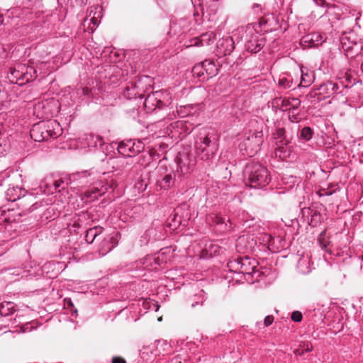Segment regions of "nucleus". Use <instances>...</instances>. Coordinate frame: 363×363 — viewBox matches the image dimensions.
Wrapping results in <instances>:
<instances>
[{"instance_id":"8","label":"nucleus","mask_w":363,"mask_h":363,"mask_svg":"<svg viewBox=\"0 0 363 363\" xmlns=\"http://www.w3.org/2000/svg\"><path fill=\"white\" fill-rule=\"evenodd\" d=\"M145 144L140 140H125L118 145V152L124 157H134L141 152Z\"/></svg>"},{"instance_id":"12","label":"nucleus","mask_w":363,"mask_h":363,"mask_svg":"<svg viewBox=\"0 0 363 363\" xmlns=\"http://www.w3.org/2000/svg\"><path fill=\"white\" fill-rule=\"evenodd\" d=\"M23 198L22 201H33V196L30 194L26 195V191L19 186H9L6 191V198L9 201H16L21 198Z\"/></svg>"},{"instance_id":"2","label":"nucleus","mask_w":363,"mask_h":363,"mask_svg":"<svg viewBox=\"0 0 363 363\" xmlns=\"http://www.w3.org/2000/svg\"><path fill=\"white\" fill-rule=\"evenodd\" d=\"M259 29L264 32L272 30L267 27V20L264 18H262L258 23H250L238 30L239 32H244L242 38H245V46L251 53L259 52L264 46V38L259 35Z\"/></svg>"},{"instance_id":"20","label":"nucleus","mask_w":363,"mask_h":363,"mask_svg":"<svg viewBox=\"0 0 363 363\" xmlns=\"http://www.w3.org/2000/svg\"><path fill=\"white\" fill-rule=\"evenodd\" d=\"M104 230V228L101 226H95L88 229L85 235L86 241L88 243H92L95 240H100Z\"/></svg>"},{"instance_id":"35","label":"nucleus","mask_w":363,"mask_h":363,"mask_svg":"<svg viewBox=\"0 0 363 363\" xmlns=\"http://www.w3.org/2000/svg\"><path fill=\"white\" fill-rule=\"evenodd\" d=\"M24 7L27 9H33L34 7H39L41 4L40 0H23Z\"/></svg>"},{"instance_id":"42","label":"nucleus","mask_w":363,"mask_h":363,"mask_svg":"<svg viewBox=\"0 0 363 363\" xmlns=\"http://www.w3.org/2000/svg\"><path fill=\"white\" fill-rule=\"evenodd\" d=\"M301 347H303L304 352H308L313 350V345L311 343H303V345H300Z\"/></svg>"},{"instance_id":"3","label":"nucleus","mask_w":363,"mask_h":363,"mask_svg":"<svg viewBox=\"0 0 363 363\" xmlns=\"http://www.w3.org/2000/svg\"><path fill=\"white\" fill-rule=\"evenodd\" d=\"M246 184L251 188L259 189L266 186L271 177L268 169L258 162H250L245 169Z\"/></svg>"},{"instance_id":"18","label":"nucleus","mask_w":363,"mask_h":363,"mask_svg":"<svg viewBox=\"0 0 363 363\" xmlns=\"http://www.w3.org/2000/svg\"><path fill=\"white\" fill-rule=\"evenodd\" d=\"M323 36L318 33H311L304 36L301 41L302 45L308 44V47H316L321 45L323 42Z\"/></svg>"},{"instance_id":"53","label":"nucleus","mask_w":363,"mask_h":363,"mask_svg":"<svg viewBox=\"0 0 363 363\" xmlns=\"http://www.w3.org/2000/svg\"><path fill=\"white\" fill-rule=\"evenodd\" d=\"M253 245H254V242H253V240L252 239L250 246L249 247L246 246L245 250H247L249 249H252L253 247Z\"/></svg>"},{"instance_id":"38","label":"nucleus","mask_w":363,"mask_h":363,"mask_svg":"<svg viewBox=\"0 0 363 363\" xmlns=\"http://www.w3.org/2000/svg\"><path fill=\"white\" fill-rule=\"evenodd\" d=\"M279 84L280 88H281V89H287V88L291 87V86L289 85L290 82L286 78H283V79H280Z\"/></svg>"},{"instance_id":"37","label":"nucleus","mask_w":363,"mask_h":363,"mask_svg":"<svg viewBox=\"0 0 363 363\" xmlns=\"http://www.w3.org/2000/svg\"><path fill=\"white\" fill-rule=\"evenodd\" d=\"M302 314L299 311H294L291 314V319L294 322H301L302 320Z\"/></svg>"},{"instance_id":"19","label":"nucleus","mask_w":363,"mask_h":363,"mask_svg":"<svg viewBox=\"0 0 363 363\" xmlns=\"http://www.w3.org/2000/svg\"><path fill=\"white\" fill-rule=\"evenodd\" d=\"M92 13V11H91L90 13ZM101 12L96 11L94 15L93 16H91V14H89V16L85 19L84 26H87L86 29L87 31L89 33H93L99 24L100 23V18H101Z\"/></svg>"},{"instance_id":"36","label":"nucleus","mask_w":363,"mask_h":363,"mask_svg":"<svg viewBox=\"0 0 363 363\" xmlns=\"http://www.w3.org/2000/svg\"><path fill=\"white\" fill-rule=\"evenodd\" d=\"M325 231H322L318 236V242L320 245L323 250H327L328 245H329V242L325 240Z\"/></svg>"},{"instance_id":"23","label":"nucleus","mask_w":363,"mask_h":363,"mask_svg":"<svg viewBox=\"0 0 363 363\" xmlns=\"http://www.w3.org/2000/svg\"><path fill=\"white\" fill-rule=\"evenodd\" d=\"M203 65L206 76V79L212 78L218 74V69L213 61L206 60L203 61Z\"/></svg>"},{"instance_id":"45","label":"nucleus","mask_w":363,"mask_h":363,"mask_svg":"<svg viewBox=\"0 0 363 363\" xmlns=\"http://www.w3.org/2000/svg\"><path fill=\"white\" fill-rule=\"evenodd\" d=\"M63 183H64V182L62 180L55 181L54 183H53V185H54V187H55V191H59L58 189L61 186V185Z\"/></svg>"},{"instance_id":"49","label":"nucleus","mask_w":363,"mask_h":363,"mask_svg":"<svg viewBox=\"0 0 363 363\" xmlns=\"http://www.w3.org/2000/svg\"><path fill=\"white\" fill-rule=\"evenodd\" d=\"M225 222V218H223L221 217H216V223L217 224L223 223Z\"/></svg>"},{"instance_id":"46","label":"nucleus","mask_w":363,"mask_h":363,"mask_svg":"<svg viewBox=\"0 0 363 363\" xmlns=\"http://www.w3.org/2000/svg\"><path fill=\"white\" fill-rule=\"evenodd\" d=\"M112 363H126V362L124 359L115 357L112 359Z\"/></svg>"},{"instance_id":"34","label":"nucleus","mask_w":363,"mask_h":363,"mask_svg":"<svg viewBox=\"0 0 363 363\" xmlns=\"http://www.w3.org/2000/svg\"><path fill=\"white\" fill-rule=\"evenodd\" d=\"M312 129L309 127H304L301 131L300 137L305 140H309L312 138Z\"/></svg>"},{"instance_id":"10","label":"nucleus","mask_w":363,"mask_h":363,"mask_svg":"<svg viewBox=\"0 0 363 363\" xmlns=\"http://www.w3.org/2000/svg\"><path fill=\"white\" fill-rule=\"evenodd\" d=\"M362 38H358L353 30L344 32L340 37L342 49L346 52L345 55L347 57H349V52L352 49L353 46L357 45L358 43L362 44Z\"/></svg>"},{"instance_id":"51","label":"nucleus","mask_w":363,"mask_h":363,"mask_svg":"<svg viewBox=\"0 0 363 363\" xmlns=\"http://www.w3.org/2000/svg\"><path fill=\"white\" fill-rule=\"evenodd\" d=\"M4 15L2 13H0V26L3 25L4 23Z\"/></svg>"},{"instance_id":"17","label":"nucleus","mask_w":363,"mask_h":363,"mask_svg":"<svg viewBox=\"0 0 363 363\" xmlns=\"http://www.w3.org/2000/svg\"><path fill=\"white\" fill-rule=\"evenodd\" d=\"M82 140L84 141L83 144L84 145H87L91 147H101L104 145V141L102 137L99 135H95L93 133L85 134Z\"/></svg>"},{"instance_id":"58","label":"nucleus","mask_w":363,"mask_h":363,"mask_svg":"<svg viewBox=\"0 0 363 363\" xmlns=\"http://www.w3.org/2000/svg\"><path fill=\"white\" fill-rule=\"evenodd\" d=\"M82 91H89V90H88V89H84V88Z\"/></svg>"},{"instance_id":"4","label":"nucleus","mask_w":363,"mask_h":363,"mask_svg":"<svg viewBox=\"0 0 363 363\" xmlns=\"http://www.w3.org/2000/svg\"><path fill=\"white\" fill-rule=\"evenodd\" d=\"M62 133V128L55 120L40 122L33 125L30 131L32 139L37 142L57 138Z\"/></svg>"},{"instance_id":"30","label":"nucleus","mask_w":363,"mask_h":363,"mask_svg":"<svg viewBox=\"0 0 363 363\" xmlns=\"http://www.w3.org/2000/svg\"><path fill=\"white\" fill-rule=\"evenodd\" d=\"M291 98H276L274 104L278 106H280V108L283 111L291 109L290 105Z\"/></svg>"},{"instance_id":"25","label":"nucleus","mask_w":363,"mask_h":363,"mask_svg":"<svg viewBox=\"0 0 363 363\" xmlns=\"http://www.w3.org/2000/svg\"><path fill=\"white\" fill-rule=\"evenodd\" d=\"M174 184V179L172 176V174H166L162 177V179L157 180V185L160 187V189H168L172 187Z\"/></svg>"},{"instance_id":"33","label":"nucleus","mask_w":363,"mask_h":363,"mask_svg":"<svg viewBox=\"0 0 363 363\" xmlns=\"http://www.w3.org/2000/svg\"><path fill=\"white\" fill-rule=\"evenodd\" d=\"M205 300L204 294L203 291H201L199 294H197L194 297V300L191 303V308H194L196 306H202L203 301Z\"/></svg>"},{"instance_id":"47","label":"nucleus","mask_w":363,"mask_h":363,"mask_svg":"<svg viewBox=\"0 0 363 363\" xmlns=\"http://www.w3.org/2000/svg\"><path fill=\"white\" fill-rule=\"evenodd\" d=\"M303 353H304V352H303V347H300V348L295 350V354L296 355L301 356V355L303 354Z\"/></svg>"},{"instance_id":"24","label":"nucleus","mask_w":363,"mask_h":363,"mask_svg":"<svg viewBox=\"0 0 363 363\" xmlns=\"http://www.w3.org/2000/svg\"><path fill=\"white\" fill-rule=\"evenodd\" d=\"M308 216V224L312 227H315L323 220V216L316 210L308 208L307 210Z\"/></svg>"},{"instance_id":"52","label":"nucleus","mask_w":363,"mask_h":363,"mask_svg":"<svg viewBox=\"0 0 363 363\" xmlns=\"http://www.w3.org/2000/svg\"><path fill=\"white\" fill-rule=\"evenodd\" d=\"M67 301V305L68 307H69V306L70 307H74L73 303H72V301L70 299H69L68 301Z\"/></svg>"},{"instance_id":"48","label":"nucleus","mask_w":363,"mask_h":363,"mask_svg":"<svg viewBox=\"0 0 363 363\" xmlns=\"http://www.w3.org/2000/svg\"><path fill=\"white\" fill-rule=\"evenodd\" d=\"M315 4L317 5V6H324V4H325V1L324 0H313Z\"/></svg>"},{"instance_id":"50","label":"nucleus","mask_w":363,"mask_h":363,"mask_svg":"<svg viewBox=\"0 0 363 363\" xmlns=\"http://www.w3.org/2000/svg\"><path fill=\"white\" fill-rule=\"evenodd\" d=\"M220 249V247L217 245H211V250L212 251H213L215 253L218 252V250Z\"/></svg>"},{"instance_id":"32","label":"nucleus","mask_w":363,"mask_h":363,"mask_svg":"<svg viewBox=\"0 0 363 363\" xmlns=\"http://www.w3.org/2000/svg\"><path fill=\"white\" fill-rule=\"evenodd\" d=\"M259 240L262 242L264 245H267L269 248L274 244V238L269 234L262 235L259 238Z\"/></svg>"},{"instance_id":"56","label":"nucleus","mask_w":363,"mask_h":363,"mask_svg":"<svg viewBox=\"0 0 363 363\" xmlns=\"http://www.w3.org/2000/svg\"><path fill=\"white\" fill-rule=\"evenodd\" d=\"M361 70L363 72V62L361 64Z\"/></svg>"},{"instance_id":"57","label":"nucleus","mask_w":363,"mask_h":363,"mask_svg":"<svg viewBox=\"0 0 363 363\" xmlns=\"http://www.w3.org/2000/svg\"><path fill=\"white\" fill-rule=\"evenodd\" d=\"M125 91H130L129 87H126V88H125Z\"/></svg>"},{"instance_id":"29","label":"nucleus","mask_w":363,"mask_h":363,"mask_svg":"<svg viewBox=\"0 0 363 363\" xmlns=\"http://www.w3.org/2000/svg\"><path fill=\"white\" fill-rule=\"evenodd\" d=\"M240 260L241 257L230 259L227 264V267L228 268L229 271L235 273H240Z\"/></svg>"},{"instance_id":"21","label":"nucleus","mask_w":363,"mask_h":363,"mask_svg":"<svg viewBox=\"0 0 363 363\" xmlns=\"http://www.w3.org/2000/svg\"><path fill=\"white\" fill-rule=\"evenodd\" d=\"M90 176L91 174L85 171L72 174L70 179H72L73 182H77L79 185L84 186L92 183L93 179H89Z\"/></svg>"},{"instance_id":"9","label":"nucleus","mask_w":363,"mask_h":363,"mask_svg":"<svg viewBox=\"0 0 363 363\" xmlns=\"http://www.w3.org/2000/svg\"><path fill=\"white\" fill-rule=\"evenodd\" d=\"M196 162V159L193 155L187 153H179L177 156V172L180 176L184 177L193 171Z\"/></svg>"},{"instance_id":"43","label":"nucleus","mask_w":363,"mask_h":363,"mask_svg":"<svg viewBox=\"0 0 363 363\" xmlns=\"http://www.w3.org/2000/svg\"><path fill=\"white\" fill-rule=\"evenodd\" d=\"M274 321V317L272 315H267L264 320V324L265 326H269Z\"/></svg>"},{"instance_id":"40","label":"nucleus","mask_w":363,"mask_h":363,"mask_svg":"<svg viewBox=\"0 0 363 363\" xmlns=\"http://www.w3.org/2000/svg\"><path fill=\"white\" fill-rule=\"evenodd\" d=\"M311 83V79H308L307 80V79H305V77L302 75L301 77V81L300 82V83L298 84V87H307Z\"/></svg>"},{"instance_id":"15","label":"nucleus","mask_w":363,"mask_h":363,"mask_svg":"<svg viewBox=\"0 0 363 363\" xmlns=\"http://www.w3.org/2000/svg\"><path fill=\"white\" fill-rule=\"evenodd\" d=\"M257 262L247 256L241 257L240 272L241 274H252L256 272Z\"/></svg>"},{"instance_id":"26","label":"nucleus","mask_w":363,"mask_h":363,"mask_svg":"<svg viewBox=\"0 0 363 363\" xmlns=\"http://www.w3.org/2000/svg\"><path fill=\"white\" fill-rule=\"evenodd\" d=\"M192 74L194 77H196L200 81L206 80V76L204 71L203 62L196 64L192 68Z\"/></svg>"},{"instance_id":"27","label":"nucleus","mask_w":363,"mask_h":363,"mask_svg":"<svg viewBox=\"0 0 363 363\" xmlns=\"http://www.w3.org/2000/svg\"><path fill=\"white\" fill-rule=\"evenodd\" d=\"M142 84L148 85V86L145 87L144 91H148L151 89H153L152 78L148 76H143L140 77L135 85V88L139 89H143L142 86H140Z\"/></svg>"},{"instance_id":"28","label":"nucleus","mask_w":363,"mask_h":363,"mask_svg":"<svg viewBox=\"0 0 363 363\" xmlns=\"http://www.w3.org/2000/svg\"><path fill=\"white\" fill-rule=\"evenodd\" d=\"M309 261L308 258L301 257L298 259L297 267L301 273L307 274L311 272Z\"/></svg>"},{"instance_id":"5","label":"nucleus","mask_w":363,"mask_h":363,"mask_svg":"<svg viewBox=\"0 0 363 363\" xmlns=\"http://www.w3.org/2000/svg\"><path fill=\"white\" fill-rule=\"evenodd\" d=\"M198 157L204 161L213 158L218 149L217 139L213 134H200L195 143Z\"/></svg>"},{"instance_id":"16","label":"nucleus","mask_w":363,"mask_h":363,"mask_svg":"<svg viewBox=\"0 0 363 363\" xmlns=\"http://www.w3.org/2000/svg\"><path fill=\"white\" fill-rule=\"evenodd\" d=\"M215 38V34L213 32H207L192 39L191 44L187 47L208 45L213 43Z\"/></svg>"},{"instance_id":"14","label":"nucleus","mask_w":363,"mask_h":363,"mask_svg":"<svg viewBox=\"0 0 363 363\" xmlns=\"http://www.w3.org/2000/svg\"><path fill=\"white\" fill-rule=\"evenodd\" d=\"M218 52L220 55H230L235 48V42L232 37H223L216 43Z\"/></svg>"},{"instance_id":"7","label":"nucleus","mask_w":363,"mask_h":363,"mask_svg":"<svg viewBox=\"0 0 363 363\" xmlns=\"http://www.w3.org/2000/svg\"><path fill=\"white\" fill-rule=\"evenodd\" d=\"M293 133L290 134L286 132L285 128L277 127L272 134V139L277 145L275 149V155L281 159L286 157L284 148L286 146L293 138Z\"/></svg>"},{"instance_id":"41","label":"nucleus","mask_w":363,"mask_h":363,"mask_svg":"<svg viewBox=\"0 0 363 363\" xmlns=\"http://www.w3.org/2000/svg\"><path fill=\"white\" fill-rule=\"evenodd\" d=\"M300 100L297 98H291L290 105L291 108H296L300 105Z\"/></svg>"},{"instance_id":"54","label":"nucleus","mask_w":363,"mask_h":363,"mask_svg":"<svg viewBox=\"0 0 363 363\" xmlns=\"http://www.w3.org/2000/svg\"><path fill=\"white\" fill-rule=\"evenodd\" d=\"M4 308V305L1 304V306H0V313H1V315L4 314V311H3Z\"/></svg>"},{"instance_id":"11","label":"nucleus","mask_w":363,"mask_h":363,"mask_svg":"<svg viewBox=\"0 0 363 363\" xmlns=\"http://www.w3.org/2000/svg\"><path fill=\"white\" fill-rule=\"evenodd\" d=\"M118 233L101 236V242L99 247V253L101 256L106 255L118 245Z\"/></svg>"},{"instance_id":"22","label":"nucleus","mask_w":363,"mask_h":363,"mask_svg":"<svg viewBox=\"0 0 363 363\" xmlns=\"http://www.w3.org/2000/svg\"><path fill=\"white\" fill-rule=\"evenodd\" d=\"M107 186H102L101 189H99L96 186H94L84 192V196L87 199L86 201H92L95 199H97L99 196L104 195L107 191Z\"/></svg>"},{"instance_id":"6","label":"nucleus","mask_w":363,"mask_h":363,"mask_svg":"<svg viewBox=\"0 0 363 363\" xmlns=\"http://www.w3.org/2000/svg\"><path fill=\"white\" fill-rule=\"evenodd\" d=\"M37 77L36 70L33 66L17 64L10 69L8 78L11 83L22 86Z\"/></svg>"},{"instance_id":"1","label":"nucleus","mask_w":363,"mask_h":363,"mask_svg":"<svg viewBox=\"0 0 363 363\" xmlns=\"http://www.w3.org/2000/svg\"><path fill=\"white\" fill-rule=\"evenodd\" d=\"M263 128L262 121L250 122V129L245 133L243 140L239 144V148L244 155L252 157L260 150L264 142Z\"/></svg>"},{"instance_id":"55","label":"nucleus","mask_w":363,"mask_h":363,"mask_svg":"<svg viewBox=\"0 0 363 363\" xmlns=\"http://www.w3.org/2000/svg\"><path fill=\"white\" fill-rule=\"evenodd\" d=\"M260 86H261V84H257V85H255V86H253V89H258V88H259V87H260Z\"/></svg>"},{"instance_id":"39","label":"nucleus","mask_w":363,"mask_h":363,"mask_svg":"<svg viewBox=\"0 0 363 363\" xmlns=\"http://www.w3.org/2000/svg\"><path fill=\"white\" fill-rule=\"evenodd\" d=\"M249 237H247V236H241L240 237L238 240H237V247H241L242 245L245 244L246 242H248V240H249Z\"/></svg>"},{"instance_id":"44","label":"nucleus","mask_w":363,"mask_h":363,"mask_svg":"<svg viewBox=\"0 0 363 363\" xmlns=\"http://www.w3.org/2000/svg\"><path fill=\"white\" fill-rule=\"evenodd\" d=\"M317 193L319 194L320 196H329L332 194L331 191H328V190L324 189H320Z\"/></svg>"},{"instance_id":"31","label":"nucleus","mask_w":363,"mask_h":363,"mask_svg":"<svg viewBox=\"0 0 363 363\" xmlns=\"http://www.w3.org/2000/svg\"><path fill=\"white\" fill-rule=\"evenodd\" d=\"M182 27L183 32L188 29V26H186V21L185 19H180L178 22H174L170 24V28L172 30L177 31V27Z\"/></svg>"},{"instance_id":"13","label":"nucleus","mask_w":363,"mask_h":363,"mask_svg":"<svg viewBox=\"0 0 363 363\" xmlns=\"http://www.w3.org/2000/svg\"><path fill=\"white\" fill-rule=\"evenodd\" d=\"M162 92H150L146 96L144 106L147 111H152L158 108H162L166 106V104L161 100L160 94Z\"/></svg>"}]
</instances>
